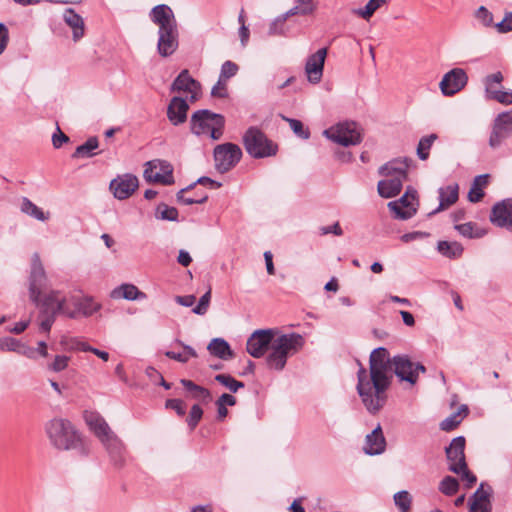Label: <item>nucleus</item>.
I'll return each mask as SVG.
<instances>
[{
    "instance_id": "f257e3e1",
    "label": "nucleus",
    "mask_w": 512,
    "mask_h": 512,
    "mask_svg": "<svg viewBox=\"0 0 512 512\" xmlns=\"http://www.w3.org/2000/svg\"><path fill=\"white\" fill-rule=\"evenodd\" d=\"M47 276L39 255L34 254L29 276V298L39 310V329L49 333L58 315L70 319L79 316L89 317L100 309V304L91 297L71 292L64 295L60 290H50L43 293Z\"/></svg>"
},
{
    "instance_id": "f03ea898",
    "label": "nucleus",
    "mask_w": 512,
    "mask_h": 512,
    "mask_svg": "<svg viewBox=\"0 0 512 512\" xmlns=\"http://www.w3.org/2000/svg\"><path fill=\"white\" fill-rule=\"evenodd\" d=\"M393 360L389 362L369 363V376L364 367L357 372V392L366 407L372 413H377L385 404V391L391 384Z\"/></svg>"
},
{
    "instance_id": "7ed1b4c3",
    "label": "nucleus",
    "mask_w": 512,
    "mask_h": 512,
    "mask_svg": "<svg viewBox=\"0 0 512 512\" xmlns=\"http://www.w3.org/2000/svg\"><path fill=\"white\" fill-rule=\"evenodd\" d=\"M45 431L54 448L58 450L75 449L79 450L82 455L88 454L80 434L69 420L54 418L46 423Z\"/></svg>"
},
{
    "instance_id": "20e7f679",
    "label": "nucleus",
    "mask_w": 512,
    "mask_h": 512,
    "mask_svg": "<svg viewBox=\"0 0 512 512\" xmlns=\"http://www.w3.org/2000/svg\"><path fill=\"white\" fill-rule=\"evenodd\" d=\"M305 339L301 334L292 332L274 336L271 351L266 357L267 366L276 371H282L290 356L302 350Z\"/></svg>"
},
{
    "instance_id": "39448f33",
    "label": "nucleus",
    "mask_w": 512,
    "mask_h": 512,
    "mask_svg": "<svg viewBox=\"0 0 512 512\" xmlns=\"http://www.w3.org/2000/svg\"><path fill=\"white\" fill-rule=\"evenodd\" d=\"M224 127V116L208 109L195 111L190 119V130L193 134L197 136L209 134L213 140H218L222 137Z\"/></svg>"
},
{
    "instance_id": "423d86ee",
    "label": "nucleus",
    "mask_w": 512,
    "mask_h": 512,
    "mask_svg": "<svg viewBox=\"0 0 512 512\" xmlns=\"http://www.w3.org/2000/svg\"><path fill=\"white\" fill-rule=\"evenodd\" d=\"M243 145L246 152L255 159L275 156L278 145L258 127H249L243 135Z\"/></svg>"
},
{
    "instance_id": "0eeeda50",
    "label": "nucleus",
    "mask_w": 512,
    "mask_h": 512,
    "mask_svg": "<svg viewBox=\"0 0 512 512\" xmlns=\"http://www.w3.org/2000/svg\"><path fill=\"white\" fill-rule=\"evenodd\" d=\"M323 135L331 141L348 147L362 142L363 133L360 125L354 121H344L323 131Z\"/></svg>"
},
{
    "instance_id": "6e6552de",
    "label": "nucleus",
    "mask_w": 512,
    "mask_h": 512,
    "mask_svg": "<svg viewBox=\"0 0 512 512\" xmlns=\"http://www.w3.org/2000/svg\"><path fill=\"white\" fill-rule=\"evenodd\" d=\"M215 168L220 173H226L235 167L242 158L241 148L234 143L219 144L214 148Z\"/></svg>"
},
{
    "instance_id": "1a4fd4ad",
    "label": "nucleus",
    "mask_w": 512,
    "mask_h": 512,
    "mask_svg": "<svg viewBox=\"0 0 512 512\" xmlns=\"http://www.w3.org/2000/svg\"><path fill=\"white\" fill-rule=\"evenodd\" d=\"M143 176L148 183H160L163 185L174 183L173 168L165 160L155 159L146 162Z\"/></svg>"
},
{
    "instance_id": "9d476101",
    "label": "nucleus",
    "mask_w": 512,
    "mask_h": 512,
    "mask_svg": "<svg viewBox=\"0 0 512 512\" xmlns=\"http://www.w3.org/2000/svg\"><path fill=\"white\" fill-rule=\"evenodd\" d=\"M395 375L401 380L414 385L418 380L419 372H425L426 368L420 363H414L407 355L393 357Z\"/></svg>"
},
{
    "instance_id": "9b49d317",
    "label": "nucleus",
    "mask_w": 512,
    "mask_h": 512,
    "mask_svg": "<svg viewBox=\"0 0 512 512\" xmlns=\"http://www.w3.org/2000/svg\"><path fill=\"white\" fill-rule=\"evenodd\" d=\"M510 136H512V110L502 112L494 119L489 146L496 149Z\"/></svg>"
},
{
    "instance_id": "f8f14e48",
    "label": "nucleus",
    "mask_w": 512,
    "mask_h": 512,
    "mask_svg": "<svg viewBox=\"0 0 512 512\" xmlns=\"http://www.w3.org/2000/svg\"><path fill=\"white\" fill-rule=\"evenodd\" d=\"M276 331L273 329H259L254 331L246 343L247 352L254 358H261L272 345Z\"/></svg>"
},
{
    "instance_id": "ddd939ff",
    "label": "nucleus",
    "mask_w": 512,
    "mask_h": 512,
    "mask_svg": "<svg viewBox=\"0 0 512 512\" xmlns=\"http://www.w3.org/2000/svg\"><path fill=\"white\" fill-rule=\"evenodd\" d=\"M465 444V437L457 436L445 448L446 458L449 463L448 469L455 474H459L460 470L466 468Z\"/></svg>"
},
{
    "instance_id": "4468645a",
    "label": "nucleus",
    "mask_w": 512,
    "mask_h": 512,
    "mask_svg": "<svg viewBox=\"0 0 512 512\" xmlns=\"http://www.w3.org/2000/svg\"><path fill=\"white\" fill-rule=\"evenodd\" d=\"M467 82L468 76L466 72L461 68H454L443 76L439 87L443 95L453 96L462 90Z\"/></svg>"
},
{
    "instance_id": "2eb2a0df",
    "label": "nucleus",
    "mask_w": 512,
    "mask_h": 512,
    "mask_svg": "<svg viewBox=\"0 0 512 512\" xmlns=\"http://www.w3.org/2000/svg\"><path fill=\"white\" fill-rule=\"evenodd\" d=\"M178 46L179 31L177 26L158 29L157 52L161 57L171 56L176 52Z\"/></svg>"
},
{
    "instance_id": "dca6fc26",
    "label": "nucleus",
    "mask_w": 512,
    "mask_h": 512,
    "mask_svg": "<svg viewBox=\"0 0 512 512\" xmlns=\"http://www.w3.org/2000/svg\"><path fill=\"white\" fill-rule=\"evenodd\" d=\"M171 92H186L190 94V102H195L198 99L201 91V84L194 79L187 69L182 70L174 79L170 86Z\"/></svg>"
},
{
    "instance_id": "f3484780",
    "label": "nucleus",
    "mask_w": 512,
    "mask_h": 512,
    "mask_svg": "<svg viewBox=\"0 0 512 512\" xmlns=\"http://www.w3.org/2000/svg\"><path fill=\"white\" fill-rule=\"evenodd\" d=\"M417 191L408 187L407 191L398 201L388 203V208L395 213V217L401 220H407L416 214V208L412 205L411 200H415Z\"/></svg>"
},
{
    "instance_id": "a211bd4d",
    "label": "nucleus",
    "mask_w": 512,
    "mask_h": 512,
    "mask_svg": "<svg viewBox=\"0 0 512 512\" xmlns=\"http://www.w3.org/2000/svg\"><path fill=\"white\" fill-rule=\"evenodd\" d=\"M138 178L133 174L118 176L110 182L109 188L115 198L125 200L138 188Z\"/></svg>"
},
{
    "instance_id": "6ab92c4d",
    "label": "nucleus",
    "mask_w": 512,
    "mask_h": 512,
    "mask_svg": "<svg viewBox=\"0 0 512 512\" xmlns=\"http://www.w3.org/2000/svg\"><path fill=\"white\" fill-rule=\"evenodd\" d=\"M327 52L328 49L324 47L307 58L305 72L310 83L317 84L321 81Z\"/></svg>"
},
{
    "instance_id": "aec40b11",
    "label": "nucleus",
    "mask_w": 512,
    "mask_h": 512,
    "mask_svg": "<svg viewBox=\"0 0 512 512\" xmlns=\"http://www.w3.org/2000/svg\"><path fill=\"white\" fill-rule=\"evenodd\" d=\"M490 221L512 232V199L497 202L491 210Z\"/></svg>"
},
{
    "instance_id": "412c9836",
    "label": "nucleus",
    "mask_w": 512,
    "mask_h": 512,
    "mask_svg": "<svg viewBox=\"0 0 512 512\" xmlns=\"http://www.w3.org/2000/svg\"><path fill=\"white\" fill-rule=\"evenodd\" d=\"M189 104L186 99L174 96L167 107V118L172 125L178 126L187 120Z\"/></svg>"
},
{
    "instance_id": "4be33fe9",
    "label": "nucleus",
    "mask_w": 512,
    "mask_h": 512,
    "mask_svg": "<svg viewBox=\"0 0 512 512\" xmlns=\"http://www.w3.org/2000/svg\"><path fill=\"white\" fill-rule=\"evenodd\" d=\"M413 162L411 158L393 159L379 168V174L382 176L401 177L402 180L407 179V170Z\"/></svg>"
},
{
    "instance_id": "5701e85b",
    "label": "nucleus",
    "mask_w": 512,
    "mask_h": 512,
    "mask_svg": "<svg viewBox=\"0 0 512 512\" xmlns=\"http://www.w3.org/2000/svg\"><path fill=\"white\" fill-rule=\"evenodd\" d=\"M386 440L382 432L380 424L377 425L373 431L366 436L364 452L367 455H379L385 451Z\"/></svg>"
},
{
    "instance_id": "b1692460",
    "label": "nucleus",
    "mask_w": 512,
    "mask_h": 512,
    "mask_svg": "<svg viewBox=\"0 0 512 512\" xmlns=\"http://www.w3.org/2000/svg\"><path fill=\"white\" fill-rule=\"evenodd\" d=\"M152 22L159 26V29L177 26L172 9L165 4L155 6L150 14Z\"/></svg>"
},
{
    "instance_id": "393cba45",
    "label": "nucleus",
    "mask_w": 512,
    "mask_h": 512,
    "mask_svg": "<svg viewBox=\"0 0 512 512\" xmlns=\"http://www.w3.org/2000/svg\"><path fill=\"white\" fill-rule=\"evenodd\" d=\"M105 446L106 450L109 453L111 461L117 467H121L124 464V455H123V444L121 440L114 434H110L107 437L100 440Z\"/></svg>"
},
{
    "instance_id": "a878e982",
    "label": "nucleus",
    "mask_w": 512,
    "mask_h": 512,
    "mask_svg": "<svg viewBox=\"0 0 512 512\" xmlns=\"http://www.w3.org/2000/svg\"><path fill=\"white\" fill-rule=\"evenodd\" d=\"M459 187L457 184L448 185L447 187H440L439 193V205L437 208L432 210L428 215L433 216L457 202L459 197Z\"/></svg>"
},
{
    "instance_id": "bb28decb",
    "label": "nucleus",
    "mask_w": 512,
    "mask_h": 512,
    "mask_svg": "<svg viewBox=\"0 0 512 512\" xmlns=\"http://www.w3.org/2000/svg\"><path fill=\"white\" fill-rule=\"evenodd\" d=\"M110 296L113 299H126L129 301L145 299L147 296L144 292L140 291L135 285L124 283L114 288Z\"/></svg>"
},
{
    "instance_id": "cd10ccee",
    "label": "nucleus",
    "mask_w": 512,
    "mask_h": 512,
    "mask_svg": "<svg viewBox=\"0 0 512 512\" xmlns=\"http://www.w3.org/2000/svg\"><path fill=\"white\" fill-rule=\"evenodd\" d=\"M401 177H391L388 180H381L378 182V193L383 198H392L397 196L403 186Z\"/></svg>"
},
{
    "instance_id": "c85d7f7f",
    "label": "nucleus",
    "mask_w": 512,
    "mask_h": 512,
    "mask_svg": "<svg viewBox=\"0 0 512 512\" xmlns=\"http://www.w3.org/2000/svg\"><path fill=\"white\" fill-rule=\"evenodd\" d=\"M65 23L73 29V40L78 41L84 36L83 18L72 8L65 10L63 14Z\"/></svg>"
},
{
    "instance_id": "c756f323",
    "label": "nucleus",
    "mask_w": 512,
    "mask_h": 512,
    "mask_svg": "<svg viewBox=\"0 0 512 512\" xmlns=\"http://www.w3.org/2000/svg\"><path fill=\"white\" fill-rule=\"evenodd\" d=\"M180 383L190 392L191 398L201 401L204 404H208L212 400L211 392L207 388L197 385L192 380L181 379Z\"/></svg>"
},
{
    "instance_id": "7c9ffc66",
    "label": "nucleus",
    "mask_w": 512,
    "mask_h": 512,
    "mask_svg": "<svg viewBox=\"0 0 512 512\" xmlns=\"http://www.w3.org/2000/svg\"><path fill=\"white\" fill-rule=\"evenodd\" d=\"M86 422L100 440L113 433L107 422L97 414L86 416Z\"/></svg>"
},
{
    "instance_id": "2f4dec72",
    "label": "nucleus",
    "mask_w": 512,
    "mask_h": 512,
    "mask_svg": "<svg viewBox=\"0 0 512 512\" xmlns=\"http://www.w3.org/2000/svg\"><path fill=\"white\" fill-rule=\"evenodd\" d=\"M207 349L210 354L222 360H228L233 357V351L229 343L223 338H214L209 343Z\"/></svg>"
},
{
    "instance_id": "473e14b6",
    "label": "nucleus",
    "mask_w": 512,
    "mask_h": 512,
    "mask_svg": "<svg viewBox=\"0 0 512 512\" xmlns=\"http://www.w3.org/2000/svg\"><path fill=\"white\" fill-rule=\"evenodd\" d=\"M488 178V174H481L475 177L468 192V199L470 202H479L484 197L483 188L488 184Z\"/></svg>"
},
{
    "instance_id": "72a5a7b5",
    "label": "nucleus",
    "mask_w": 512,
    "mask_h": 512,
    "mask_svg": "<svg viewBox=\"0 0 512 512\" xmlns=\"http://www.w3.org/2000/svg\"><path fill=\"white\" fill-rule=\"evenodd\" d=\"M438 252L450 259L459 258L463 253V246L456 241H439L437 244Z\"/></svg>"
},
{
    "instance_id": "f704fd0d",
    "label": "nucleus",
    "mask_w": 512,
    "mask_h": 512,
    "mask_svg": "<svg viewBox=\"0 0 512 512\" xmlns=\"http://www.w3.org/2000/svg\"><path fill=\"white\" fill-rule=\"evenodd\" d=\"M99 146V141L97 137H90L87 139L85 143L79 145L74 153L72 154V158H90L96 155L94 150H96Z\"/></svg>"
},
{
    "instance_id": "c9c22d12",
    "label": "nucleus",
    "mask_w": 512,
    "mask_h": 512,
    "mask_svg": "<svg viewBox=\"0 0 512 512\" xmlns=\"http://www.w3.org/2000/svg\"><path fill=\"white\" fill-rule=\"evenodd\" d=\"M461 413H464V416L468 415V406L461 405L457 412L452 413L449 417L442 420L440 423V429L446 432L454 430L462 421V418L460 417Z\"/></svg>"
},
{
    "instance_id": "e433bc0d",
    "label": "nucleus",
    "mask_w": 512,
    "mask_h": 512,
    "mask_svg": "<svg viewBox=\"0 0 512 512\" xmlns=\"http://www.w3.org/2000/svg\"><path fill=\"white\" fill-rule=\"evenodd\" d=\"M492 494V487L489 484L482 482L477 490L470 496L468 503H473V507L477 503H492Z\"/></svg>"
},
{
    "instance_id": "4c0bfd02",
    "label": "nucleus",
    "mask_w": 512,
    "mask_h": 512,
    "mask_svg": "<svg viewBox=\"0 0 512 512\" xmlns=\"http://www.w3.org/2000/svg\"><path fill=\"white\" fill-rule=\"evenodd\" d=\"M21 211L39 221H46L49 219V213L43 212L41 208H39L27 197H23L22 199Z\"/></svg>"
},
{
    "instance_id": "58836bf2",
    "label": "nucleus",
    "mask_w": 512,
    "mask_h": 512,
    "mask_svg": "<svg viewBox=\"0 0 512 512\" xmlns=\"http://www.w3.org/2000/svg\"><path fill=\"white\" fill-rule=\"evenodd\" d=\"M438 138V136L434 133L423 136L417 145L416 154L418 158L422 161H425L429 158V151L434 143V141Z\"/></svg>"
},
{
    "instance_id": "ea45409f",
    "label": "nucleus",
    "mask_w": 512,
    "mask_h": 512,
    "mask_svg": "<svg viewBox=\"0 0 512 512\" xmlns=\"http://www.w3.org/2000/svg\"><path fill=\"white\" fill-rule=\"evenodd\" d=\"M385 3L386 0H369L363 8L353 9L352 12L365 20H369L375 11Z\"/></svg>"
},
{
    "instance_id": "a19ab883",
    "label": "nucleus",
    "mask_w": 512,
    "mask_h": 512,
    "mask_svg": "<svg viewBox=\"0 0 512 512\" xmlns=\"http://www.w3.org/2000/svg\"><path fill=\"white\" fill-rule=\"evenodd\" d=\"M458 480L453 476H445L439 483V491L446 496H453L459 491Z\"/></svg>"
},
{
    "instance_id": "79ce46f5",
    "label": "nucleus",
    "mask_w": 512,
    "mask_h": 512,
    "mask_svg": "<svg viewBox=\"0 0 512 512\" xmlns=\"http://www.w3.org/2000/svg\"><path fill=\"white\" fill-rule=\"evenodd\" d=\"M454 228L459 232L460 235L466 238H481L485 235L484 230L475 229L476 224L467 222L464 224H456Z\"/></svg>"
},
{
    "instance_id": "37998d69",
    "label": "nucleus",
    "mask_w": 512,
    "mask_h": 512,
    "mask_svg": "<svg viewBox=\"0 0 512 512\" xmlns=\"http://www.w3.org/2000/svg\"><path fill=\"white\" fill-rule=\"evenodd\" d=\"M178 210L175 207L168 206L165 203H160L155 212V216L157 219L166 220V221H178Z\"/></svg>"
},
{
    "instance_id": "c03bdc74",
    "label": "nucleus",
    "mask_w": 512,
    "mask_h": 512,
    "mask_svg": "<svg viewBox=\"0 0 512 512\" xmlns=\"http://www.w3.org/2000/svg\"><path fill=\"white\" fill-rule=\"evenodd\" d=\"M215 380L228 388L232 393H236L240 388L245 386L243 382L234 379L229 374H217Z\"/></svg>"
},
{
    "instance_id": "a18cd8bd",
    "label": "nucleus",
    "mask_w": 512,
    "mask_h": 512,
    "mask_svg": "<svg viewBox=\"0 0 512 512\" xmlns=\"http://www.w3.org/2000/svg\"><path fill=\"white\" fill-rule=\"evenodd\" d=\"M395 505L399 508L400 512H409L411 508L412 498L408 491L402 490L394 495Z\"/></svg>"
},
{
    "instance_id": "49530a36",
    "label": "nucleus",
    "mask_w": 512,
    "mask_h": 512,
    "mask_svg": "<svg viewBox=\"0 0 512 512\" xmlns=\"http://www.w3.org/2000/svg\"><path fill=\"white\" fill-rule=\"evenodd\" d=\"M203 416V409L199 404H194L189 412V415L186 419L187 425L191 431H193Z\"/></svg>"
},
{
    "instance_id": "de8ad7c7",
    "label": "nucleus",
    "mask_w": 512,
    "mask_h": 512,
    "mask_svg": "<svg viewBox=\"0 0 512 512\" xmlns=\"http://www.w3.org/2000/svg\"><path fill=\"white\" fill-rule=\"evenodd\" d=\"M288 123L292 131L302 139H308L310 132L308 129H304L303 123L300 120L283 117Z\"/></svg>"
},
{
    "instance_id": "09e8293b",
    "label": "nucleus",
    "mask_w": 512,
    "mask_h": 512,
    "mask_svg": "<svg viewBox=\"0 0 512 512\" xmlns=\"http://www.w3.org/2000/svg\"><path fill=\"white\" fill-rule=\"evenodd\" d=\"M239 70V67L236 63L227 60L225 61L220 70V76L219 78L223 79L224 81L234 77Z\"/></svg>"
},
{
    "instance_id": "8fccbe9b",
    "label": "nucleus",
    "mask_w": 512,
    "mask_h": 512,
    "mask_svg": "<svg viewBox=\"0 0 512 512\" xmlns=\"http://www.w3.org/2000/svg\"><path fill=\"white\" fill-rule=\"evenodd\" d=\"M488 99L495 100L501 104L510 105L512 104V92L494 90L486 95Z\"/></svg>"
},
{
    "instance_id": "3c124183",
    "label": "nucleus",
    "mask_w": 512,
    "mask_h": 512,
    "mask_svg": "<svg viewBox=\"0 0 512 512\" xmlns=\"http://www.w3.org/2000/svg\"><path fill=\"white\" fill-rule=\"evenodd\" d=\"M211 300V289H209L206 293H204L200 299L198 304L192 309V312L197 315H204L206 314L209 304Z\"/></svg>"
},
{
    "instance_id": "603ef678",
    "label": "nucleus",
    "mask_w": 512,
    "mask_h": 512,
    "mask_svg": "<svg viewBox=\"0 0 512 512\" xmlns=\"http://www.w3.org/2000/svg\"><path fill=\"white\" fill-rule=\"evenodd\" d=\"M392 359L389 357V352L384 347L375 348L369 358V363L389 362Z\"/></svg>"
},
{
    "instance_id": "864d4df0",
    "label": "nucleus",
    "mask_w": 512,
    "mask_h": 512,
    "mask_svg": "<svg viewBox=\"0 0 512 512\" xmlns=\"http://www.w3.org/2000/svg\"><path fill=\"white\" fill-rule=\"evenodd\" d=\"M69 361V356L56 355L53 362L48 365V369L57 373L61 372L67 368Z\"/></svg>"
},
{
    "instance_id": "5fc2aeb1",
    "label": "nucleus",
    "mask_w": 512,
    "mask_h": 512,
    "mask_svg": "<svg viewBox=\"0 0 512 512\" xmlns=\"http://www.w3.org/2000/svg\"><path fill=\"white\" fill-rule=\"evenodd\" d=\"M165 408L172 409L180 417L186 414V404L182 399H168L165 402Z\"/></svg>"
},
{
    "instance_id": "6e6d98bb",
    "label": "nucleus",
    "mask_w": 512,
    "mask_h": 512,
    "mask_svg": "<svg viewBox=\"0 0 512 512\" xmlns=\"http://www.w3.org/2000/svg\"><path fill=\"white\" fill-rule=\"evenodd\" d=\"M475 17L485 26L490 27L493 25V14L484 6L477 9Z\"/></svg>"
},
{
    "instance_id": "4d7b16f0",
    "label": "nucleus",
    "mask_w": 512,
    "mask_h": 512,
    "mask_svg": "<svg viewBox=\"0 0 512 512\" xmlns=\"http://www.w3.org/2000/svg\"><path fill=\"white\" fill-rule=\"evenodd\" d=\"M502 81H503V75L500 71L490 74V75H487L484 79L486 95L489 94L491 91L495 90V89H493V86L495 84H501Z\"/></svg>"
},
{
    "instance_id": "13d9d810",
    "label": "nucleus",
    "mask_w": 512,
    "mask_h": 512,
    "mask_svg": "<svg viewBox=\"0 0 512 512\" xmlns=\"http://www.w3.org/2000/svg\"><path fill=\"white\" fill-rule=\"evenodd\" d=\"M286 21V17H278L275 19L270 25L268 29V35H284V24Z\"/></svg>"
},
{
    "instance_id": "bf43d9fd",
    "label": "nucleus",
    "mask_w": 512,
    "mask_h": 512,
    "mask_svg": "<svg viewBox=\"0 0 512 512\" xmlns=\"http://www.w3.org/2000/svg\"><path fill=\"white\" fill-rule=\"evenodd\" d=\"M19 349V340L12 337L0 338V350L1 351H13L16 352Z\"/></svg>"
},
{
    "instance_id": "052dcab7",
    "label": "nucleus",
    "mask_w": 512,
    "mask_h": 512,
    "mask_svg": "<svg viewBox=\"0 0 512 512\" xmlns=\"http://www.w3.org/2000/svg\"><path fill=\"white\" fill-rule=\"evenodd\" d=\"M211 95L217 98H226L228 96L226 81L219 78L217 83L211 89Z\"/></svg>"
},
{
    "instance_id": "680f3d73",
    "label": "nucleus",
    "mask_w": 512,
    "mask_h": 512,
    "mask_svg": "<svg viewBox=\"0 0 512 512\" xmlns=\"http://www.w3.org/2000/svg\"><path fill=\"white\" fill-rule=\"evenodd\" d=\"M495 28L499 33H507L512 31V12L506 13L505 17L495 24Z\"/></svg>"
},
{
    "instance_id": "e2e57ef3",
    "label": "nucleus",
    "mask_w": 512,
    "mask_h": 512,
    "mask_svg": "<svg viewBox=\"0 0 512 512\" xmlns=\"http://www.w3.org/2000/svg\"><path fill=\"white\" fill-rule=\"evenodd\" d=\"M461 476V479L463 481H466V488H471L476 482L477 477L475 474H473L469 469L468 465L466 464V468L459 471V474Z\"/></svg>"
},
{
    "instance_id": "0e129e2a",
    "label": "nucleus",
    "mask_w": 512,
    "mask_h": 512,
    "mask_svg": "<svg viewBox=\"0 0 512 512\" xmlns=\"http://www.w3.org/2000/svg\"><path fill=\"white\" fill-rule=\"evenodd\" d=\"M69 141V137L64 134L59 127H57V132L52 136V143L54 148H60L64 143Z\"/></svg>"
},
{
    "instance_id": "69168bd1",
    "label": "nucleus",
    "mask_w": 512,
    "mask_h": 512,
    "mask_svg": "<svg viewBox=\"0 0 512 512\" xmlns=\"http://www.w3.org/2000/svg\"><path fill=\"white\" fill-rule=\"evenodd\" d=\"M9 41V30L4 23H0V55L6 49Z\"/></svg>"
},
{
    "instance_id": "338daca9",
    "label": "nucleus",
    "mask_w": 512,
    "mask_h": 512,
    "mask_svg": "<svg viewBox=\"0 0 512 512\" xmlns=\"http://www.w3.org/2000/svg\"><path fill=\"white\" fill-rule=\"evenodd\" d=\"M320 231H321L322 235H326V234H330V233H333L336 236L343 235V230L340 227L339 222H335L331 226H323L320 228Z\"/></svg>"
},
{
    "instance_id": "774afa93",
    "label": "nucleus",
    "mask_w": 512,
    "mask_h": 512,
    "mask_svg": "<svg viewBox=\"0 0 512 512\" xmlns=\"http://www.w3.org/2000/svg\"><path fill=\"white\" fill-rule=\"evenodd\" d=\"M469 512H492V503H477L473 507V503H468Z\"/></svg>"
}]
</instances>
